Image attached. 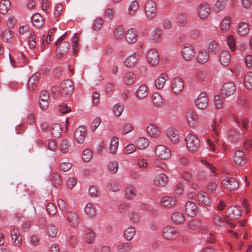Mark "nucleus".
<instances>
[{
	"label": "nucleus",
	"mask_w": 252,
	"mask_h": 252,
	"mask_svg": "<svg viewBox=\"0 0 252 252\" xmlns=\"http://www.w3.org/2000/svg\"><path fill=\"white\" fill-rule=\"evenodd\" d=\"M233 160L237 164L243 166L247 162V159L244 152L241 150L236 151L233 157Z\"/></svg>",
	"instance_id": "17"
},
{
	"label": "nucleus",
	"mask_w": 252,
	"mask_h": 252,
	"mask_svg": "<svg viewBox=\"0 0 252 252\" xmlns=\"http://www.w3.org/2000/svg\"><path fill=\"white\" fill-rule=\"evenodd\" d=\"M219 61L224 66H227L230 62V54L228 51H222L220 52Z\"/></svg>",
	"instance_id": "26"
},
{
	"label": "nucleus",
	"mask_w": 252,
	"mask_h": 252,
	"mask_svg": "<svg viewBox=\"0 0 252 252\" xmlns=\"http://www.w3.org/2000/svg\"><path fill=\"white\" fill-rule=\"evenodd\" d=\"M66 219L68 225L71 227H76L79 224V219L74 212H68L66 214Z\"/></svg>",
	"instance_id": "14"
},
{
	"label": "nucleus",
	"mask_w": 252,
	"mask_h": 252,
	"mask_svg": "<svg viewBox=\"0 0 252 252\" xmlns=\"http://www.w3.org/2000/svg\"><path fill=\"white\" fill-rule=\"evenodd\" d=\"M166 135L172 143H177L179 142V135L177 130L173 128H168L166 130Z\"/></svg>",
	"instance_id": "25"
},
{
	"label": "nucleus",
	"mask_w": 252,
	"mask_h": 252,
	"mask_svg": "<svg viewBox=\"0 0 252 252\" xmlns=\"http://www.w3.org/2000/svg\"><path fill=\"white\" fill-rule=\"evenodd\" d=\"M52 182L54 185L56 187H59L62 184L61 176L57 172H55L52 174Z\"/></svg>",
	"instance_id": "54"
},
{
	"label": "nucleus",
	"mask_w": 252,
	"mask_h": 252,
	"mask_svg": "<svg viewBox=\"0 0 252 252\" xmlns=\"http://www.w3.org/2000/svg\"><path fill=\"white\" fill-rule=\"evenodd\" d=\"M250 31L249 25L248 23L242 22L238 27V32L241 36L247 35Z\"/></svg>",
	"instance_id": "35"
},
{
	"label": "nucleus",
	"mask_w": 252,
	"mask_h": 252,
	"mask_svg": "<svg viewBox=\"0 0 252 252\" xmlns=\"http://www.w3.org/2000/svg\"><path fill=\"white\" fill-rule=\"evenodd\" d=\"M177 203L175 198L172 197L165 196L160 200L161 204L164 207L170 208L176 205Z\"/></svg>",
	"instance_id": "30"
},
{
	"label": "nucleus",
	"mask_w": 252,
	"mask_h": 252,
	"mask_svg": "<svg viewBox=\"0 0 252 252\" xmlns=\"http://www.w3.org/2000/svg\"><path fill=\"white\" fill-rule=\"evenodd\" d=\"M228 217L230 219L238 220L242 215V211L240 207L233 206L227 210Z\"/></svg>",
	"instance_id": "16"
},
{
	"label": "nucleus",
	"mask_w": 252,
	"mask_h": 252,
	"mask_svg": "<svg viewBox=\"0 0 252 252\" xmlns=\"http://www.w3.org/2000/svg\"><path fill=\"white\" fill-rule=\"evenodd\" d=\"M222 184L224 188L230 190H234L239 187L238 181L233 178H225L222 180Z\"/></svg>",
	"instance_id": "9"
},
{
	"label": "nucleus",
	"mask_w": 252,
	"mask_h": 252,
	"mask_svg": "<svg viewBox=\"0 0 252 252\" xmlns=\"http://www.w3.org/2000/svg\"><path fill=\"white\" fill-rule=\"evenodd\" d=\"M187 16L184 13H180L178 15L177 22L180 26H184L187 23Z\"/></svg>",
	"instance_id": "63"
},
{
	"label": "nucleus",
	"mask_w": 252,
	"mask_h": 252,
	"mask_svg": "<svg viewBox=\"0 0 252 252\" xmlns=\"http://www.w3.org/2000/svg\"><path fill=\"white\" fill-rule=\"evenodd\" d=\"M139 56L136 53L128 56L125 60L126 65L129 67L133 66L137 62Z\"/></svg>",
	"instance_id": "33"
},
{
	"label": "nucleus",
	"mask_w": 252,
	"mask_h": 252,
	"mask_svg": "<svg viewBox=\"0 0 252 252\" xmlns=\"http://www.w3.org/2000/svg\"><path fill=\"white\" fill-rule=\"evenodd\" d=\"M31 20L33 26L36 28H40L44 23V20L42 16L39 13H34L31 17Z\"/></svg>",
	"instance_id": "18"
},
{
	"label": "nucleus",
	"mask_w": 252,
	"mask_h": 252,
	"mask_svg": "<svg viewBox=\"0 0 252 252\" xmlns=\"http://www.w3.org/2000/svg\"><path fill=\"white\" fill-rule=\"evenodd\" d=\"M2 38L4 41L10 42L13 38V33L9 30L6 29L3 32Z\"/></svg>",
	"instance_id": "53"
},
{
	"label": "nucleus",
	"mask_w": 252,
	"mask_h": 252,
	"mask_svg": "<svg viewBox=\"0 0 252 252\" xmlns=\"http://www.w3.org/2000/svg\"><path fill=\"white\" fill-rule=\"evenodd\" d=\"M185 211L188 216L193 217L197 214L198 209L195 203L192 201H188L185 205Z\"/></svg>",
	"instance_id": "12"
},
{
	"label": "nucleus",
	"mask_w": 252,
	"mask_h": 252,
	"mask_svg": "<svg viewBox=\"0 0 252 252\" xmlns=\"http://www.w3.org/2000/svg\"><path fill=\"white\" fill-rule=\"evenodd\" d=\"M126 41L129 43H135L137 39V32L134 29H129L126 34Z\"/></svg>",
	"instance_id": "27"
},
{
	"label": "nucleus",
	"mask_w": 252,
	"mask_h": 252,
	"mask_svg": "<svg viewBox=\"0 0 252 252\" xmlns=\"http://www.w3.org/2000/svg\"><path fill=\"white\" fill-rule=\"evenodd\" d=\"M61 88L62 90L63 94L66 95L70 94L73 92L74 89L73 83L71 80L66 79L61 83Z\"/></svg>",
	"instance_id": "13"
},
{
	"label": "nucleus",
	"mask_w": 252,
	"mask_h": 252,
	"mask_svg": "<svg viewBox=\"0 0 252 252\" xmlns=\"http://www.w3.org/2000/svg\"><path fill=\"white\" fill-rule=\"evenodd\" d=\"M186 124L189 127H195L198 126L199 119L196 112L192 109H189L186 114Z\"/></svg>",
	"instance_id": "3"
},
{
	"label": "nucleus",
	"mask_w": 252,
	"mask_h": 252,
	"mask_svg": "<svg viewBox=\"0 0 252 252\" xmlns=\"http://www.w3.org/2000/svg\"><path fill=\"white\" fill-rule=\"evenodd\" d=\"M11 3L9 0H2L0 2V12L6 13L11 8Z\"/></svg>",
	"instance_id": "42"
},
{
	"label": "nucleus",
	"mask_w": 252,
	"mask_h": 252,
	"mask_svg": "<svg viewBox=\"0 0 252 252\" xmlns=\"http://www.w3.org/2000/svg\"><path fill=\"white\" fill-rule=\"evenodd\" d=\"M144 10L148 18H153L157 13V8L155 2L151 0L146 1L144 6Z\"/></svg>",
	"instance_id": "4"
},
{
	"label": "nucleus",
	"mask_w": 252,
	"mask_h": 252,
	"mask_svg": "<svg viewBox=\"0 0 252 252\" xmlns=\"http://www.w3.org/2000/svg\"><path fill=\"white\" fill-rule=\"evenodd\" d=\"M70 147L69 142L67 139L63 140L60 144V149L63 153H67Z\"/></svg>",
	"instance_id": "56"
},
{
	"label": "nucleus",
	"mask_w": 252,
	"mask_h": 252,
	"mask_svg": "<svg viewBox=\"0 0 252 252\" xmlns=\"http://www.w3.org/2000/svg\"><path fill=\"white\" fill-rule=\"evenodd\" d=\"M124 104L119 103L116 104L113 108L115 116L117 117H120L124 110Z\"/></svg>",
	"instance_id": "49"
},
{
	"label": "nucleus",
	"mask_w": 252,
	"mask_h": 252,
	"mask_svg": "<svg viewBox=\"0 0 252 252\" xmlns=\"http://www.w3.org/2000/svg\"><path fill=\"white\" fill-rule=\"evenodd\" d=\"M209 58V53L206 51H200L197 56V60L199 63H204Z\"/></svg>",
	"instance_id": "43"
},
{
	"label": "nucleus",
	"mask_w": 252,
	"mask_h": 252,
	"mask_svg": "<svg viewBox=\"0 0 252 252\" xmlns=\"http://www.w3.org/2000/svg\"><path fill=\"white\" fill-rule=\"evenodd\" d=\"M119 146V140L117 137L114 136L112 138L110 144H109V150L110 152L115 154L117 151V149Z\"/></svg>",
	"instance_id": "44"
},
{
	"label": "nucleus",
	"mask_w": 252,
	"mask_h": 252,
	"mask_svg": "<svg viewBox=\"0 0 252 252\" xmlns=\"http://www.w3.org/2000/svg\"><path fill=\"white\" fill-rule=\"evenodd\" d=\"M171 220L176 224H181L185 221V217L180 212H175L171 216Z\"/></svg>",
	"instance_id": "39"
},
{
	"label": "nucleus",
	"mask_w": 252,
	"mask_h": 252,
	"mask_svg": "<svg viewBox=\"0 0 252 252\" xmlns=\"http://www.w3.org/2000/svg\"><path fill=\"white\" fill-rule=\"evenodd\" d=\"M198 199L200 204L204 206H208L211 202L208 193L203 190H201L198 193Z\"/></svg>",
	"instance_id": "19"
},
{
	"label": "nucleus",
	"mask_w": 252,
	"mask_h": 252,
	"mask_svg": "<svg viewBox=\"0 0 252 252\" xmlns=\"http://www.w3.org/2000/svg\"><path fill=\"white\" fill-rule=\"evenodd\" d=\"M168 77L165 73L161 74L156 80L155 85L158 89L163 88L166 81L168 80Z\"/></svg>",
	"instance_id": "29"
},
{
	"label": "nucleus",
	"mask_w": 252,
	"mask_h": 252,
	"mask_svg": "<svg viewBox=\"0 0 252 252\" xmlns=\"http://www.w3.org/2000/svg\"><path fill=\"white\" fill-rule=\"evenodd\" d=\"M56 46L57 47L58 49V51L59 52L57 53L56 56L58 58H61L68 52L70 48V44L68 42L64 41L61 42Z\"/></svg>",
	"instance_id": "20"
},
{
	"label": "nucleus",
	"mask_w": 252,
	"mask_h": 252,
	"mask_svg": "<svg viewBox=\"0 0 252 252\" xmlns=\"http://www.w3.org/2000/svg\"><path fill=\"white\" fill-rule=\"evenodd\" d=\"M29 45L31 49H34L36 46V37L33 32L30 33L29 39Z\"/></svg>",
	"instance_id": "59"
},
{
	"label": "nucleus",
	"mask_w": 252,
	"mask_h": 252,
	"mask_svg": "<svg viewBox=\"0 0 252 252\" xmlns=\"http://www.w3.org/2000/svg\"><path fill=\"white\" fill-rule=\"evenodd\" d=\"M136 194V192L134 188L130 185H128L126 186L125 190V196L127 199L133 198Z\"/></svg>",
	"instance_id": "45"
},
{
	"label": "nucleus",
	"mask_w": 252,
	"mask_h": 252,
	"mask_svg": "<svg viewBox=\"0 0 252 252\" xmlns=\"http://www.w3.org/2000/svg\"><path fill=\"white\" fill-rule=\"evenodd\" d=\"M49 130L53 137L57 138L60 137L62 128L59 124H54L52 125L49 128Z\"/></svg>",
	"instance_id": "37"
},
{
	"label": "nucleus",
	"mask_w": 252,
	"mask_h": 252,
	"mask_svg": "<svg viewBox=\"0 0 252 252\" xmlns=\"http://www.w3.org/2000/svg\"><path fill=\"white\" fill-rule=\"evenodd\" d=\"M135 79V75L134 73L129 72L126 73L124 77V81L127 85L132 84Z\"/></svg>",
	"instance_id": "51"
},
{
	"label": "nucleus",
	"mask_w": 252,
	"mask_h": 252,
	"mask_svg": "<svg viewBox=\"0 0 252 252\" xmlns=\"http://www.w3.org/2000/svg\"><path fill=\"white\" fill-rule=\"evenodd\" d=\"M135 234V229L132 226L128 227L125 230L124 232L125 237L127 241L131 240Z\"/></svg>",
	"instance_id": "47"
},
{
	"label": "nucleus",
	"mask_w": 252,
	"mask_h": 252,
	"mask_svg": "<svg viewBox=\"0 0 252 252\" xmlns=\"http://www.w3.org/2000/svg\"><path fill=\"white\" fill-rule=\"evenodd\" d=\"M185 140L187 147L190 152L196 151L200 146V141L198 138L193 133H189Z\"/></svg>",
	"instance_id": "1"
},
{
	"label": "nucleus",
	"mask_w": 252,
	"mask_h": 252,
	"mask_svg": "<svg viewBox=\"0 0 252 252\" xmlns=\"http://www.w3.org/2000/svg\"><path fill=\"white\" fill-rule=\"evenodd\" d=\"M147 59L150 64L153 65H156L159 61V57L158 52L155 49H151L147 53Z\"/></svg>",
	"instance_id": "23"
},
{
	"label": "nucleus",
	"mask_w": 252,
	"mask_h": 252,
	"mask_svg": "<svg viewBox=\"0 0 252 252\" xmlns=\"http://www.w3.org/2000/svg\"><path fill=\"white\" fill-rule=\"evenodd\" d=\"M38 82V77L37 74H34L29 79L28 87L30 91L33 90L37 86Z\"/></svg>",
	"instance_id": "34"
},
{
	"label": "nucleus",
	"mask_w": 252,
	"mask_h": 252,
	"mask_svg": "<svg viewBox=\"0 0 252 252\" xmlns=\"http://www.w3.org/2000/svg\"><path fill=\"white\" fill-rule=\"evenodd\" d=\"M149 93L147 87L145 85H141L136 91V95L137 97L142 99L146 97Z\"/></svg>",
	"instance_id": "31"
},
{
	"label": "nucleus",
	"mask_w": 252,
	"mask_h": 252,
	"mask_svg": "<svg viewBox=\"0 0 252 252\" xmlns=\"http://www.w3.org/2000/svg\"><path fill=\"white\" fill-rule=\"evenodd\" d=\"M17 23V19L13 15H9L6 20V26L9 29L14 28Z\"/></svg>",
	"instance_id": "58"
},
{
	"label": "nucleus",
	"mask_w": 252,
	"mask_h": 252,
	"mask_svg": "<svg viewBox=\"0 0 252 252\" xmlns=\"http://www.w3.org/2000/svg\"><path fill=\"white\" fill-rule=\"evenodd\" d=\"M133 247V245L131 243H125L120 244L118 247V250L121 252H126L130 251Z\"/></svg>",
	"instance_id": "48"
},
{
	"label": "nucleus",
	"mask_w": 252,
	"mask_h": 252,
	"mask_svg": "<svg viewBox=\"0 0 252 252\" xmlns=\"http://www.w3.org/2000/svg\"><path fill=\"white\" fill-rule=\"evenodd\" d=\"M58 230L57 228L54 225H49L47 227V234L50 237H55L58 233Z\"/></svg>",
	"instance_id": "57"
},
{
	"label": "nucleus",
	"mask_w": 252,
	"mask_h": 252,
	"mask_svg": "<svg viewBox=\"0 0 252 252\" xmlns=\"http://www.w3.org/2000/svg\"><path fill=\"white\" fill-rule=\"evenodd\" d=\"M154 182L156 186L164 187L168 182V177L165 174H159L156 176Z\"/></svg>",
	"instance_id": "24"
},
{
	"label": "nucleus",
	"mask_w": 252,
	"mask_h": 252,
	"mask_svg": "<svg viewBox=\"0 0 252 252\" xmlns=\"http://www.w3.org/2000/svg\"><path fill=\"white\" fill-rule=\"evenodd\" d=\"M201 221L198 219H192L188 223V227L190 230H195L199 228Z\"/></svg>",
	"instance_id": "52"
},
{
	"label": "nucleus",
	"mask_w": 252,
	"mask_h": 252,
	"mask_svg": "<svg viewBox=\"0 0 252 252\" xmlns=\"http://www.w3.org/2000/svg\"><path fill=\"white\" fill-rule=\"evenodd\" d=\"M147 131L151 137L157 138L160 136V131L159 127L154 124H149L147 126Z\"/></svg>",
	"instance_id": "21"
},
{
	"label": "nucleus",
	"mask_w": 252,
	"mask_h": 252,
	"mask_svg": "<svg viewBox=\"0 0 252 252\" xmlns=\"http://www.w3.org/2000/svg\"><path fill=\"white\" fill-rule=\"evenodd\" d=\"M163 236L167 240H174L178 237L179 234L174 227L166 226L163 229Z\"/></svg>",
	"instance_id": "10"
},
{
	"label": "nucleus",
	"mask_w": 252,
	"mask_h": 252,
	"mask_svg": "<svg viewBox=\"0 0 252 252\" xmlns=\"http://www.w3.org/2000/svg\"><path fill=\"white\" fill-rule=\"evenodd\" d=\"M236 90L234 84L232 82L225 83L221 89V94L225 97H227L233 94Z\"/></svg>",
	"instance_id": "7"
},
{
	"label": "nucleus",
	"mask_w": 252,
	"mask_h": 252,
	"mask_svg": "<svg viewBox=\"0 0 252 252\" xmlns=\"http://www.w3.org/2000/svg\"><path fill=\"white\" fill-rule=\"evenodd\" d=\"M10 234L12 241L16 246L20 247L22 245V236L19 230L17 228H14L11 231Z\"/></svg>",
	"instance_id": "22"
},
{
	"label": "nucleus",
	"mask_w": 252,
	"mask_h": 252,
	"mask_svg": "<svg viewBox=\"0 0 252 252\" xmlns=\"http://www.w3.org/2000/svg\"><path fill=\"white\" fill-rule=\"evenodd\" d=\"M85 212L86 215L92 218L96 215V210L94 205L90 203H88L86 204L85 208Z\"/></svg>",
	"instance_id": "41"
},
{
	"label": "nucleus",
	"mask_w": 252,
	"mask_h": 252,
	"mask_svg": "<svg viewBox=\"0 0 252 252\" xmlns=\"http://www.w3.org/2000/svg\"><path fill=\"white\" fill-rule=\"evenodd\" d=\"M85 240L88 244H93L95 240V234L93 230L90 228H87L85 231Z\"/></svg>",
	"instance_id": "36"
},
{
	"label": "nucleus",
	"mask_w": 252,
	"mask_h": 252,
	"mask_svg": "<svg viewBox=\"0 0 252 252\" xmlns=\"http://www.w3.org/2000/svg\"><path fill=\"white\" fill-rule=\"evenodd\" d=\"M244 85L246 89H252V71L246 73L244 78Z\"/></svg>",
	"instance_id": "46"
},
{
	"label": "nucleus",
	"mask_w": 252,
	"mask_h": 252,
	"mask_svg": "<svg viewBox=\"0 0 252 252\" xmlns=\"http://www.w3.org/2000/svg\"><path fill=\"white\" fill-rule=\"evenodd\" d=\"M136 145L139 149H144L148 146L149 141L146 137H139L136 140Z\"/></svg>",
	"instance_id": "40"
},
{
	"label": "nucleus",
	"mask_w": 252,
	"mask_h": 252,
	"mask_svg": "<svg viewBox=\"0 0 252 252\" xmlns=\"http://www.w3.org/2000/svg\"><path fill=\"white\" fill-rule=\"evenodd\" d=\"M194 103L197 108L204 109L207 108L208 104V98L205 92H201L195 99Z\"/></svg>",
	"instance_id": "5"
},
{
	"label": "nucleus",
	"mask_w": 252,
	"mask_h": 252,
	"mask_svg": "<svg viewBox=\"0 0 252 252\" xmlns=\"http://www.w3.org/2000/svg\"><path fill=\"white\" fill-rule=\"evenodd\" d=\"M231 20L230 17L226 16L221 21L220 29L223 32H227L230 28Z\"/></svg>",
	"instance_id": "38"
},
{
	"label": "nucleus",
	"mask_w": 252,
	"mask_h": 252,
	"mask_svg": "<svg viewBox=\"0 0 252 252\" xmlns=\"http://www.w3.org/2000/svg\"><path fill=\"white\" fill-rule=\"evenodd\" d=\"M139 8V3L136 0L133 1L128 8V12L130 15H133Z\"/></svg>",
	"instance_id": "61"
},
{
	"label": "nucleus",
	"mask_w": 252,
	"mask_h": 252,
	"mask_svg": "<svg viewBox=\"0 0 252 252\" xmlns=\"http://www.w3.org/2000/svg\"><path fill=\"white\" fill-rule=\"evenodd\" d=\"M226 5V0H217L215 5L214 10L217 12L223 10Z\"/></svg>",
	"instance_id": "50"
},
{
	"label": "nucleus",
	"mask_w": 252,
	"mask_h": 252,
	"mask_svg": "<svg viewBox=\"0 0 252 252\" xmlns=\"http://www.w3.org/2000/svg\"><path fill=\"white\" fill-rule=\"evenodd\" d=\"M114 34L117 39L122 38L124 35V30L123 27L121 26L117 27L114 30Z\"/></svg>",
	"instance_id": "60"
},
{
	"label": "nucleus",
	"mask_w": 252,
	"mask_h": 252,
	"mask_svg": "<svg viewBox=\"0 0 252 252\" xmlns=\"http://www.w3.org/2000/svg\"><path fill=\"white\" fill-rule=\"evenodd\" d=\"M184 86L183 80L179 77H175L172 82V89L176 94H180L183 90Z\"/></svg>",
	"instance_id": "11"
},
{
	"label": "nucleus",
	"mask_w": 252,
	"mask_h": 252,
	"mask_svg": "<svg viewBox=\"0 0 252 252\" xmlns=\"http://www.w3.org/2000/svg\"><path fill=\"white\" fill-rule=\"evenodd\" d=\"M103 21L101 17H97L93 23V29L94 31H98L101 29Z\"/></svg>",
	"instance_id": "55"
},
{
	"label": "nucleus",
	"mask_w": 252,
	"mask_h": 252,
	"mask_svg": "<svg viewBox=\"0 0 252 252\" xmlns=\"http://www.w3.org/2000/svg\"><path fill=\"white\" fill-rule=\"evenodd\" d=\"M210 7L209 5L206 3H202L200 4L197 9V15L202 19L207 18L210 15Z\"/></svg>",
	"instance_id": "6"
},
{
	"label": "nucleus",
	"mask_w": 252,
	"mask_h": 252,
	"mask_svg": "<svg viewBox=\"0 0 252 252\" xmlns=\"http://www.w3.org/2000/svg\"><path fill=\"white\" fill-rule=\"evenodd\" d=\"M156 155L160 159L167 160L171 157L170 150L163 145H159L156 147L155 149Z\"/></svg>",
	"instance_id": "2"
},
{
	"label": "nucleus",
	"mask_w": 252,
	"mask_h": 252,
	"mask_svg": "<svg viewBox=\"0 0 252 252\" xmlns=\"http://www.w3.org/2000/svg\"><path fill=\"white\" fill-rule=\"evenodd\" d=\"M151 100L154 105L157 107H161L163 104V100L162 96L158 93H154L152 94Z\"/></svg>",
	"instance_id": "32"
},
{
	"label": "nucleus",
	"mask_w": 252,
	"mask_h": 252,
	"mask_svg": "<svg viewBox=\"0 0 252 252\" xmlns=\"http://www.w3.org/2000/svg\"><path fill=\"white\" fill-rule=\"evenodd\" d=\"M55 31V29H51L49 31L47 35H44L42 36L41 48L42 51L45 49L46 45H48L50 43L52 35Z\"/></svg>",
	"instance_id": "28"
},
{
	"label": "nucleus",
	"mask_w": 252,
	"mask_h": 252,
	"mask_svg": "<svg viewBox=\"0 0 252 252\" xmlns=\"http://www.w3.org/2000/svg\"><path fill=\"white\" fill-rule=\"evenodd\" d=\"M162 32L161 30L159 29H156L152 35V39L154 42H158L161 35Z\"/></svg>",
	"instance_id": "64"
},
{
	"label": "nucleus",
	"mask_w": 252,
	"mask_h": 252,
	"mask_svg": "<svg viewBox=\"0 0 252 252\" xmlns=\"http://www.w3.org/2000/svg\"><path fill=\"white\" fill-rule=\"evenodd\" d=\"M194 53L193 47L189 44L184 45L181 51L182 57L187 61L190 60L194 57Z\"/></svg>",
	"instance_id": "8"
},
{
	"label": "nucleus",
	"mask_w": 252,
	"mask_h": 252,
	"mask_svg": "<svg viewBox=\"0 0 252 252\" xmlns=\"http://www.w3.org/2000/svg\"><path fill=\"white\" fill-rule=\"evenodd\" d=\"M93 155V152L91 151V150L89 149H87L85 150L83 152V159L85 162H89L92 159Z\"/></svg>",
	"instance_id": "62"
},
{
	"label": "nucleus",
	"mask_w": 252,
	"mask_h": 252,
	"mask_svg": "<svg viewBox=\"0 0 252 252\" xmlns=\"http://www.w3.org/2000/svg\"><path fill=\"white\" fill-rule=\"evenodd\" d=\"M86 129L84 126L78 127L74 132V137L79 144L83 143L86 135Z\"/></svg>",
	"instance_id": "15"
}]
</instances>
